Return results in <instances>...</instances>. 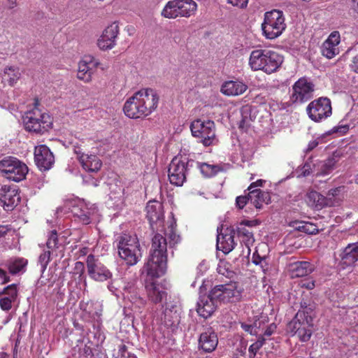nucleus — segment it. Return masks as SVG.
Returning <instances> with one entry per match:
<instances>
[{
  "instance_id": "nucleus-47",
  "label": "nucleus",
  "mask_w": 358,
  "mask_h": 358,
  "mask_svg": "<svg viewBox=\"0 0 358 358\" xmlns=\"http://www.w3.org/2000/svg\"><path fill=\"white\" fill-rule=\"evenodd\" d=\"M264 338L261 337V338H259V339L255 342L254 343H252L250 347H249V349H248V352H249V357L250 358H252L254 357L257 352H258V350L262 347V345H264Z\"/></svg>"
},
{
  "instance_id": "nucleus-20",
  "label": "nucleus",
  "mask_w": 358,
  "mask_h": 358,
  "mask_svg": "<svg viewBox=\"0 0 358 358\" xmlns=\"http://www.w3.org/2000/svg\"><path fill=\"white\" fill-rule=\"evenodd\" d=\"M119 34V26L113 22L108 26L97 40V45L102 50H110L116 45V38Z\"/></svg>"
},
{
  "instance_id": "nucleus-41",
  "label": "nucleus",
  "mask_w": 358,
  "mask_h": 358,
  "mask_svg": "<svg viewBox=\"0 0 358 358\" xmlns=\"http://www.w3.org/2000/svg\"><path fill=\"white\" fill-rule=\"evenodd\" d=\"M251 109L250 107L245 106H243L241 110V120L239 123V127L241 129H246L250 126L252 117L250 116Z\"/></svg>"
},
{
  "instance_id": "nucleus-61",
  "label": "nucleus",
  "mask_w": 358,
  "mask_h": 358,
  "mask_svg": "<svg viewBox=\"0 0 358 358\" xmlns=\"http://www.w3.org/2000/svg\"><path fill=\"white\" fill-rule=\"evenodd\" d=\"M127 347L126 345H121L120 347H119V350H118V356H120L121 357H126V354L127 355Z\"/></svg>"
},
{
  "instance_id": "nucleus-10",
  "label": "nucleus",
  "mask_w": 358,
  "mask_h": 358,
  "mask_svg": "<svg viewBox=\"0 0 358 358\" xmlns=\"http://www.w3.org/2000/svg\"><path fill=\"white\" fill-rule=\"evenodd\" d=\"M195 161L187 157H175L171 162L168 176L170 182L176 186H182L186 180V176L190 168L194 167Z\"/></svg>"
},
{
  "instance_id": "nucleus-8",
  "label": "nucleus",
  "mask_w": 358,
  "mask_h": 358,
  "mask_svg": "<svg viewBox=\"0 0 358 358\" xmlns=\"http://www.w3.org/2000/svg\"><path fill=\"white\" fill-rule=\"evenodd\" d=\"M197 6V3L193 0H171L164 7L162 15L169 19L189 17L195 14Z\"/></svg>"
},
{
  "instance_id": "nucleus-11",
  "label": "nucleus",
  "mask_w": 358,
  "mask_h": 358,
  "mask_svg": "<svg viewBox=\"0 0 358 358\" xmlns=\"http://www.w3.org/2000/svg\"><path fill=\"white\" fill-rule=\"evenodd\" d=\"M262 28L267 38L273 39L281 35L286 28L282 12L278 10L266 12Z\"/></svg>"
},
{
  "instance_id": "nucleus-3",
  "label": "nucleus",
  "mask_w": 358,
  "mask_h": 358,
  "mask_svg": "<svg viewBox=\"0 0 358 358\" xmlns=\"http://www.w3.org/2000/svg\"><path fill=\"white\" fill-rule=\"evenodd\" d=\"M167 242L166 238L157 233L152 240V248L148 262L144 265V270L151 278H159L166 271Z\"/></svg>"
},
{
  "instance_id": "nucleus-6",
  "label": "nucleus",
  "mask_w": 358,
  "mask_h": 358,
  "mask_svg": "<svg viewBox=\"0 0 358 358\" xmlns=\"http://www.w3.org/2000/svg\"><path fill=\"white\" fill-rule=\"evenodd\" d=\"M38 105V100L35 99L34 108L25 113L23 122L27 131L42 134L51 128L52 119L48 113L41 112Z\"/></svg>"
},
{
  "instance_id": "nucleus-24",
  "label": "nucleus",
  "mask_w": 358,
  "mask_h": 358,
  "mask_svg": "<svg viewBox=\"0 0 358 358\" xmlns=\"http://www.w3.org/2000/svg\"><path fill=\"white\" fill-rule=\"evenodd\" d=\"M149 299L155 303H161L167 296L166 289L162 283L156 280H146L145 285Z\"/></svg>"
},
{
  "instance_id": "nucleus-46",
  "label": "nucleus",
  "mask_w": 358,
  "mask_h": 358,
  "mask_svg": "<svg viewBox=\"0 0 358 358\" xmlns=\"http://www.w3.org/2000/svg\"><path fill=\"white\" fill-rule=\"evenodd\" d=\"M52 253L50 250L45 251L38 257V264L41 266V271L44 272L50 260V254Z\"/></svg>"
},
{
  "instance_id": "nucleus-5",
  "label": "nucleus",
  "mask_w": 358,
  "mask_h": 358,
  "mask_svg": "<svg viewBox=\"0 0 358 358\" xmlns=\"http://www.w3.org/2000/svg\"><path fill=\"white\" fill-rule=\"evenodd\" d=\"M115 243L120 257L129 266L136 264L142 257V252L136 235L122 234L117 236Z\"/></svg>"
},
{
  "instance_id": "nucleus-59",
  "label": "nucleus",
  "mask_w": 358,
  "mask_h": 358,
  "mask_svg": "<svg viewBox=\"0 0 358 358\" xmlns=\"http://www.w3.org/2000/svg\"><path fill=\"white\" fill-rule=\"evenodd\" d=\"M10 230L11 227L9 225H0V238L5 236Z\"/></svg>"
},
{
  "instance_id": "nucleus-9",
  "label": "nucleus",
  "mask_w": 358,
  "mask_h": 358,
  "mask_svg": "<svg viewBox=\"0 0 358 358\" xmlns=\"http://www.w3.org/2000/svg\"><path fill=\"white\" fill-rule=\"evenodd\" d=\"M192 135L198 138L204 146H210L217 143L215 125L213 121L196 119L190 124Z\"/></svg>"
},
{
  "instance_id": "nucleus-55",
  "label": "nucleus",
  "mask_w": 358,
  "mask_h": 358,
  "mask_svg": "<svg viewBox=\"0 0 358 358\" xmlns=\"http://www.w3.org/2000/svg\"><path fill=\"white\" fill-rule=\"evenodd\" d=\"M350 68L352 71L358 73V54L352 57Z\"/></svg>"
},
{
  "instance_id": "nucleus-4",
  "label": "nucleus",
  "mask_w": 358,
  "mask_h": 358,
  "mask_svg": "<svg viewBox=\"0 0 358 358\" xmlns=\"http://www.w3.org/2000/svg\"><path fill=\"white\" fill-rule=\"evenodd\" d=\"M283 56L268 49H257L251 52L248 65L253 71H262L271 74L278 70L283 62Z\"/></svg>"
},
{
  "instance_id": "nucleus-7",
  "label": "nucleus",
  "mask_w": 358,
  "mask_h": 358,
  "mask_svg": "<svg viewBox=\"0 0 358 358\" xmlns=\"http://www.w3.org/2000/svg\"><path fill=\"white\" fill-rule=\"evenodd\" d=\"M65 206L71 211L75 219L83 224H89L99 218L96 206L83 199H76L69 201Z\"/></svg>"
},
{
  "instance_id": "nucleus-29",
  "label": "nucleus",
  "mask_w": 358,
  "mask_h": 358,
  "mask_svg": "<svg viewBox=\"0 0 358 358\" xmlns=\"http://www.w3.org/2000/svg\"><path fill=\"white\" fill-rule=\"evenodd\" d=\"M80 308L83 310V317L87 322L98 320L101 315V309L98 303L92 301H80Z\"/></svg>"
},
{
  "instance_id": "nucleus-2",
  "label": "nucleus",
  "mask_w": 358,
  "mask_h": 358,
  "mask_svg": "<svg viewBox=\"0 0 358 358\" xmlns=\"http://www.w3.org/2000/svg\"><path fill=\"white\" fill-rule=\"evenodd\" d=\"M315 309V303L301 301L300 309L287 324V330L302 342L309 341L312 336Z\"/></svg>"
},
{
  "instance_id": "nucleus-50",
  "label": "nucleus",
  "mask_w": 358,
  "mask_h": 358,
  "mask_svg": "<svg viewBox=\"0 0 358 358\" xmlns=\"http://www.w3.org/2000/svg\"><path fill=\"white\" fill-rule=\"evenodd\" d=\"M241 327L245 332H248L251 335H256L258 333L256 325L242 322L241 324Z\"/></svg>"
},
{
  "instance_id": "nucleus-57",
  "label": "nucleus",
  "mask_w": 358,
  "mask_h": 358,
  "mask_svg": "<svg viewBox=\"0 0 358 358\" xmlns=\"http://www.w3.org/2000/svg\"><path fill=\"white\" fill-rule=\"evenodd\" d=\"M9 276L7 275L6 272L0 268V280L2 284L6 283L9 281Z\"/></svg>"
},
{
  "instance_id": "nucleus-22",
  "label": "nucleus",
  "mask_w": 358,
  "mask_h": 358,
  "mask_svg": "<svg viewBox=\"0 0 358 358\" xmlns=\"http://www.w3.org/2000/svg\"><path fill=\"white\" fill-rule=\"evenodd\" d=\"M217 248L218 250H222L224 253L228 254L235 247L234 242V229H227L225 233H222V227L220 229L217 227Z\"/></svg>"
},
{
  "instance_id": "nucleus-25",
  "label": "nucleus",
  "mask_w": 358,
  "mask_h": 358,
  "mask_svg": "<svg viewBox=\"0 0 358 358\" xmlns=\"http://www.w3.org/2000/svg\"><path fill=\"white\" fill-rule=\"evenodd\" d=\"M217 307L216 301L209 294L201 295L197 301L196 311L200 316L208 318L213 315Z\"/></svg>"
},
{
  "instance_id": "nucleus-43",
  "label": "nucleus",
  "mask_w": 358,
  "mask_h": 358,
  "mask_svg": "<svg viewBox=\"0 0 358 358\" xmlns=\"http://www.w3.org/2000/svg\"><path fill=\"white\" fill-rule=\"evenodd\" d=\"M295 228L308 234H316L319 231L317 227L310 222H298Z\"/></svg>"
},
{
  "instance_id": "nucleus-63",
  "label": "nucleus",
  "mask_w": 358,
  "mask_h": 358,
  "mask_svg": "<svg viewBox=\"0 0 358 358\" xmlns=\"http://www.w3.org/2000/svg\"><path fill=\"white\" fill-rule=\"evenodd\" d=\"M198 272H206L208 270V266L205 262H202L197 267Z\"/></svg>"
},
{
  "instance_id": "nucleus-27",
  "label": "nucleus",
  "mask_w": 358,
  "mask_h": 358,
  "mask_svg": "<svg viewBox=\"0 0 358 358\" xmlns=\"http://www.w3.org/2000/svg\"><path fill=\"white\" fill-rule=\"evenodd\" d=\"M75 152L76 153L83 168L85 171L88 172H96L100 169L101 162L96 155H85L84 153H81L80 150L78 151L76 150H75Z\"/></svg>"
},
{
  "instance_id": "nucleus-42",
  "label": "nucleus",
  "mask_w": 358,
  "mask_h": 358,
  "mask_svg": "<svg viewBox=\"0 0 358 358\" xmlns=\"http://www.w3.org/2000/svg\"><path fill=\"white\" fill-rule=\"evenodd\" d=\"M0 296L16 301L17 297V285L16 284H11L4 287L0 292Z\"/></svg>"
},
{
  "instance_id": "nucleus-33",
  "label": "nucleus",
  "mask_w": 358,
  "mask_h": 358,
  "mask_svg": "<svg viewBox=\"0 0 358 358\" xmlns=\"http://www.w3.org/2000/svg\"><path fill=\"white\" fill-rule=\"evenodd\" d=\"M122 296L124 300H128L132 303H142V299L140 297L138 288L134 282H127L124 285Z\"/></svg>"
},
{
  "instance_id": "nucleus-17",
  "label": "nucleus",
  "mask_w": 358,
  "mask_h": 358,
  "mask_svg": "<svg viewBox=\"0 0 358 358\" xmlns=\"http://www.w3.org/2000/svg\"><path fill=\"white\" fill-rule=\"evenodd\" d=\"M100 64L99 60L94 56L85 55L78 63L77 78L85 83L90 82L92 75Z\"/></svg>"
},
{
  "instance_id": "nucleus-38",
  "label": "nucleus",
  "mask_w": 358,
  "mask_h": 358,
  "mask_svg": "<svg viewBox=\"0 0 358 358\" xmlns=\"http://www.w3.org/2000/svg\"><path fill=\"white\" fill-rule=\"evenodd\" d=\"M176 222L171 221L168 228L164 231V235L168 236L170 246L175 245L180 242V236L176 233Z\"/></svg>"
},
{
  "instance_id": "nucleus-37",
  "label": "nucleus",
  "mask_w": 358,
  "mask_h": 358,
  "mask_svg": "<svg viewBox=\"0 0 358 358\" xmlns=\"http://www.w3.org/2000/svg\"><path fill=\"white\" fill-rule=\"evenodd\" d=\"M268 195L267 192H262L259 189H252L249 192L250 203L256 208H261L262 203L265 202Z\"/></svg>"
},
{
  "instance_id": "nucleus-28",
  "label": "nucleus",
  "mask_w": 358,
  "mask_h": 358,
  "mask_svg": "<svg viewBox=\"0 0 358 358\" xmlns=\"http://www.w3.org/2000/svg\"><path fill=\"white\" fill-rule=\"evenodd\" d=\"M248 90V85L242 80H228L221 87V92L227 96H238L243 94Z\"/></svg>"
},
{
  "instance_id": "nucleus-53",
  "label": "nucleus",
  "mask_w": 358,
  "mask_h": 358,
  "mask_svg": "<svg viewBox=\"0 0 358 358\" xmlns=\"http://www.w3.org/2000/svg\"><path fill=\"white\" fill-rule=\"evenodd\" d=\"M341 191V187L331 189L329 190L327 198H331V201L334 202V198L337 196Z\"/></svg>"
},
{
  "instance_id": "nucleus-12",
  "label": "nucleus",
  "mask_w": 358,
  "mask_h": 358,
  "mask_svg": "<svg viewBox=\"0 0 358 358\" xmlns=\"http://www.w3.org/2000/svg\"><path fill=\"white\" fill-rule=\"evenodd\" d=\"M0 172L8 180L20 182L28 173L27 166L14 157H7L0 161Z\"/></svg>"
},
{
  "instance_id": "nucleus-49",
  "label": "nucleus",
  "mask_w": 358,
  "mask_h": 358,
  "mask_svg": "<svg viewBox=\"0 0 358 358\" xmlns=\"http://www.w3.org/2000/svg\"><path fill=\"white\" fill-rule=\"evenodd\" d=\"M255 265L259 266L264 273L266 274L271 269V265L268 261V258L265 257L262 261L257 262Z\"/></svg>"
},
{
  "instance_id": "nucleus-19",
  "label": "nucleus",
  "mask_w": 358,
  "mask_h": 358,
  "mask_svg": "<svg viewBox=\"0 0 358 358\" xmlns=\"http://www.w3.org/2000/svg\"><path fill=\"white\" fill-rule=\"evenodd\" d=\"M147 218L150 222L152 230H159V227H164V208L163 205L158 201H150L146 206Z\"/></svg>"
},
{
  "instance_id": "nucleus-40",
  "label": "nucleus",
  "mask_w": 358,
  "mask_h": 358,
  "mask_svg": "<svg viewBox=\"0 0 358 358\" xmlns=\"http://www.w3.org/2000/svg\"><path fill=\"white\" fill-rule=\"evenodd\" d=\"M27 261L23 258H18L10 262L8 269L10 273L17 274L24 269Z\"/></svg>"
},
{
  "instance_id": "nucleus-23",
  "label": "nucleus",
  "mask_w": 358,
  "mask_h": 358,
  "mask_svg": "<svg viewBox=\"0 0 358 358\" xmlns=\"http://www.w3.org/2000/svg\"><path fill=\"white\" fill-rule=\"evenodd\" d=\"M341 42L340 33L338 31H332L324 41L321 47L322 54L327 59H332L339 54L338 47Z\"/></svg>"
},
{
  "instance_id": "nucleus-51",
  "label": "nucleus",
  "mask_w": 358,
  "mask_h": 358,
  "mask_svg": "<svg viewBox=\"0 0 358 358\" xmlns=\"http://www.w3.org/2000/svg\"><path fill=\"white\" fill-rule=\"evenodd\" d=\"M248 203H250L249 194L248 195V196H239L236 199V206L240 209H242Z\"/></svg>"
},
{
  "instance_id": "nucleus-1",
  "label": "nucleus",
  "mask_w": 358,
  "mask_h": 358,
  "mask_svg": "<svg viewBox=\"0 0 358 358\" xmlns=\"http://www.w3.org/2000/svg\"><path fill=\"white\" fill-rule=\"evenodd\" d=\"M158 103L159 96L155 90L142 89L126 101L123 110L129 118H141L155 111Z\"/></svg>"
},
{
  "instance_id": "nucleus-16",
  "label": "nucleus",
  "mask_w": 358,
  "mask_h": 358,
  "mask_svg": "<svg viewBox=\"0 0 358 358\" xmlns=\"http://www.w3.org/2000/svg\"><path fill=\"white\" fill-rule=\"evenodd\" d=\"M20 201L16 186L3 185L0 187V205L6 211L13 210Z\"/></svg>"
},
{
  "instance_id": "nucleus-44",
  "label": "nucleus",
  "mask_w": 358,
  "mask_h": 358,
  "mask_svg": "<svg viewBox=\"0 0 358 358\" xmlns=\"http://www.w3.org/2000/svg\"><path fill=\"white\" fill-rule=\"evenodd\" d=\"M46 245L47 248L52 252H53L54 250L59 248L57 234L55 230H53L50 232Z\"/></svg>"
},
{
  "instance_id": "nucleus-14",
  "label": "nucleus",
  "mask_w": 358,
  "mask_h": 358,
  "mask_svg": "<svg viewBox=\"0 0 358 358\" xmlns=\"http://www.w3.org/2000/svg\"><path fill=\"white\" fill-rule=\"evenodd\" d=\"M314 85L306 78H299L292 86L291 99L293 103L308 101L313 96Z\"/></svg>"
},
{
  "instance_id": "nucleus-34",
  "label": "nucleus",
  "mask_w": 358,
  "mask_h": 358,
  "mask_svg": "<svg viewBox=\"0 0 358 358\" xmlns=\"http://www.w3.org/2000/svg\"><path fill=\"white\" fill-rule=\"evenodd\" d=\"M220 287L224 288L223 303L236 302L240 300L241 292L238 289L236 283L220 285Z\"/></svg>"
},
{
  "instance_id": "nucleus-30",
  "label": "nucleus",
  "mask_w": 358,
  "mask_h": 358,
  "mask_svg": "<svg viewBox=\"0 0 358 358\" xmlns=\"http://www.w3.org/2000/svg\"><path fill=\"white\" fill-rule=\"evenodd\" d=\"M252 226L251 221H243L239 223L235 230L238 236L241 239L246 246L249 247L250 244H252L255 241L253 234L248 228Z\"/></svg>"
},
{
  "instance_id": "nucleus-64",
  "label": "nucleus",
  "mask_w": 358,
  "mask_h": 358,
  "mask_svg": "<svg viewBox=\"0 0 358 358\" xmlns=\"http://www.w3.org/2000/svg\"><path fill=\"white\" fill-rule=\"evenodd\" d=\"M317 145H318V142L315 140L310 141L308 145L307 150L308 151H310V150H313L315 148H316L317 146Z\"/></svg>"
},
{
  "instance_id": "nucleus-35",
  "label": "nucleus",
  "mask_w": 358,
  "mask_h": 358,
  "mask_svg": "<svg viewBox=\"0 0 358 358\" xmlns=\"http://www.w3.org/2000/svg\"><path fill=\"white\" fill-rule=\"evenodd\" d=\"M340 155L337 152H334L333 155L327 158L326 160L321 162L320 166V175L325 176L329 174L336 166V164L338 162Z\"/></svg>"
},
{
  "instance_id": "nucleus-48",
  "label": "nucleus",
  "mask_w": 358,
  "mask_h": 358,
  "mask_svg": "<svg viewBox=\"0 0 358 358\" xmlns=\"http://www.w3.org/2000/svg\"><path fill=\"white\" fill-rule=\"evenodd\" d=\"M16 301L10 300L8 298L0 297V307L3 310L8 311L11 309L12 305Z\"/></svg>"
},
{
  "instance_id": "nucleus-45",
  "label": "nucleus",
  "mask_w": 358,
  "mask_h": 358,
  "mask_svg": "<svg viewBox=\"0 0 358 358\" xmlns=\"http://www.w3.org/2000/svg\"><path fill=\"white\" fill-rule=\"evenodd\" d=\"M209 295L213 298L214 301H216V303L218 304V302H222V298L224 296V288L220 287V285H216L210 292Z\"/></svg>"
},
{
  "instance_id": "nucleus-32",
  "label": "nucleus",
  "mask_w": 358,
  "mask_h": 358,
  "mask_svg": "<svg viewBox=\"0 0 358 358\" xmlns=\"http://www.w3.org/2000/svg\"><path fill=\"white\" fill-rule=\"evenodd\" d=\"M289 271L292 278L303 277L313 271V266L308 262H296L290 265Z\"/></svg>"
},
{
  "instance_id": "nucleus-21",
  "label": "nucleus",
  "mask_w": 358,
  "mask_h": 358,
  "mask_svg": "<svg viewBox=\"0 0 358 358\" xmlns=\"http://www.w3.org/2000/svg\"><path fill=\"white\" fill-rule=\"evenodd\" d=\"M217 344V335L213 327L204 328L198 340L199 349L204 352H212L216 349Z\"/></svg>"
},
{
  "instance_id": "nucleus-18",
  "label": "nucleus",
  "mask_w": 358,
  "mask_h": 358,
  "mask_svg": "<svg viewBox=\"0 0 358 358\" xmlns=\"http://www.w3.org/2000/svg\"><path fill=\"white\" fill-rule=\"evenodd\" d=\"M34 160L36 165L41 171L50 170L55 164V157L45 145H40L35 148Z\"/></svg>"
},
{
  "instance_id": "nucleus-13",
  "label": "nucleus",
  "mask_w": 358,
  "mask_h": 358,
  "mask_svg": "<svg viewBox=\"0 0 358 358\" xmlns=\"http://www.w3.org/2000/svg\"><path fill=\"white\" fill-rule=\"evenodd\" d=\"M309 117L315 122H320L331 115V101L321 97L310 103L307 107Z\"/></svg>"
},
{
  "instance_id": "nucleus-31",
  "label": "nucleus",
  "mask_w": 358,
  "mask_h": 358,
  "mask_svg": "<svg viewBox=\"0 0 358 358\" xmlns=\"http://www.w3.org/2000/svg\"><path fill=\"white\" fill-rule=\"evenodd\" d=\"M342 263L352 266L358 262V242L348 244L341 255Z\"/></svg>"
},
{
  "instance_id": "nucleus-39",
  "label": "nucleus",
  "mask_w": 358,
  "mask_h": 358,
  "mask_svg": "<svg viewBox=\"0 0 358 358\" xmlns=\"http://www.w3.org/2000/svg\"><path fill=\"white\" fill-rule=\"evenodd\" d=\"M20 77L19 69L15 67H8L4 69V79H6L10 85H13Z\"/></svg>"
},
{
  "instance_id": "nucleus-62",
  "label": "nucleus",
  "mask_w": 358,
  "mask_h": 358,
  "mask_svg": "<svg viewBox=\"0 0 358 358\" xmlns=\"http://www.w3.org/2000/svg\"><path fill=\"white\" fill-rule=\"evenodd\" d=\"M266 256H260L257 252H255L252 255V262L253 264H257V262L262 261Z\"/></svg>"
},
{
  "instance_id": "nucleus-60",
  "label": "nucleus",
  "mask_w": 358,
  "mask_h": 358,
  "mask_svg": "<svg viewBox=\"0 0 358 358\" xmlns=\"http://www.w3.org/2000/svg\"><path fill=\"white\" fill-rule=\"evenodd\" d=\"M264 182H265L264 180H261V179L257 180L256 182H254L250 184V185L248 187V190L251 191L252 189H255V188L257 187H262Z\"/></svg>"
},
{
  "instance_id": "nucleus-54",
  "label": "nucleus",
  "mask_w": 358,
  "mask_h": 358,
  "mask_svg": "<svg viewBox=\"0 0 358 358\" xmlns=\"http://www.w3.org/2000/svg\"><path fill=\"white\" fill-rule=\"evenodd\" d=\"M348 129L349 127L348 125H340L332 129L334 133H339L341 134H345Z\"/></svg>"
},
{
  "instance_id": "nucleus-58",
  "label": "nucleus",
  "mask_w": 358,
  "mask_h": 358,
  "mask_svg": "<svg viewBox=\"0 0 358 358\" xmlns=\"http://www.w3.org/2000/svg\"><path fill=\"white\" fill-rule=\"evenodd\" d=\"M275 329H276V325L273 323V324H270L266 328V329L264 331V335L266 336H270L271 335L273 334V333L275 331Z\"/></svg>"
},
{
  "instance_id": "nucleus-52",
  "label": "nucleus",
  "mask_w": 358,
  "mask_h": 358,
  "mask_svg": "<svg viewBox=\"0 0 358 358\" xmlns=\"http://www.w3.org/2000/svg\"><path fill=\"white\" fill-rule=\"evenodd\" d=\"M227 3L231 4L234 6L243 8L247 6L248 0H227Z\"/></svg>"
},
{
  "instance_id": "nucleus-36",
  "label": "nucleus",
  "mask_w": 358,
  "mask_h": 358,
  "mask_svg": "<svg viewBox=\"0 0 358 358\" xmlns=\"http://www.w3.org/2000/svg\"><path fill=\"white\" fill-rule=\"evenodd\" d=\"M194 166H196L197 169H199L201 174L206 178L213 177L222 171V169L220 166L210 164L208 163H200L195 162Z\"/></svg>"
},
{
  "instance_id": "nucleus-56",
  "label": "nucleus",
  "mask_w": 358,
  "mask_h": 358,
  "mask_svg": "<svg viewBox=\"0 0 358 358\" xmlns=\"http://www.w3.org/2000/svg\"><path fill=\"white\" fill-rule=\"evenodd\" d=\"M310 165L308 164H305L304 166L301 169L300 176L303 177L308 176L310 174Z\"/></svg>"
},
{
  "instance_id": "nucleus-15",
  "label": "nucleus",
  "mask_w": 358,
  "mask_h": 358,
  "mask_svg": "<svg viewBox=\"0 0 358 358\" xmlns=\"http://www.w3.org/2000/svg\"><path fill=\"white\" fill-rule=\"evenodd\" d=\"M86 263L88 275L93 280L103 282L112 278V273L94 255H88Z\"/></svg>"
},
{
  "instance_id": "nucleus-26",
  "label": "nucleus",
  "mask_w": 358,
  "mask_h": 358,
  "mask_svg": "<svg viewBox=\"0 0 358 358\" xmlns=\"http://www.w3.org/2000/svg\"><path fill=\"white\" fill-rule=\"evenodd\" d=\"M306 202L309 206L316 210H321L324 207L334 206V201H331V198H327L315 190H311L307 193Z\"/></svg>"
}]
</instances>
